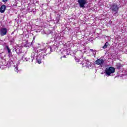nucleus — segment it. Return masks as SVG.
I'll return each mask as SVG.
<instances>
[{
  "mask_svg": "<svg viewBox=\"0 0 127 127\" xmlns=\"http://www.w3.org/2000/svg\"><path fill=\"white\" fill-rule=\"evenodd\" d=\"M110 10L112 11V13L114 14H117L119 12V10L120 9V7L116 3H113L112 4L110 5Z\"/></svg>",
  "mask_w": 127,
  "mask_h": 127,
  "instance_id": "nucleus-1",
  "label": "nucleus"
},
{
  "mask_svg": "<svg viewBox=\"0 0 127 127\" xmlns=\"http://www.w3.org/2000/svg\"><path fill=\"white\" fill-rule=\"evenodd\" d=\"M116 72V68L113 66H110L106 68L105 69V74L106 76H111V74H114Z\"/></svg>",
  "mask_w": 127,
  "mask_h": 127,
  "instance_id": "nucleus-2",
  "label": "nucleus"
},
{
  "mask_svg": "<svg viewBox=\"0 0 127 127\" xmlns=\"http://www.w3.org/2000/svg\"><path fill=\"white\" fill-rule=\"evenodd\" d=\"M7 33V29L6 28H1L0 29V36H4Z\"/></svg>",
  "mask_w": 127,
  "mask_h": 127,
  "instance_id": "nucleus-3",
  "label": "nucleus"
},
{
  "mask_svg": "<svg viewBox=\"0 0 127 127\" xmlns=\"http://www.w3.org/2000/svg\"><path fill=\"white\" fill-rule=\"evenodd\" d=\"M78 2L80 7H85V4L87 3V0H78Z\"/></svg>",
  "mask_w": 127,
  "mask_h": 127,
  "instance_id": "nucleus-4",
  "label": "nucleus"
},
{
  "mask_svg": "<svg viewBox=\"0 0 127 127\" xmlns=\"http://www.w3.org/2000/svg\"><path fill=\"white\" fill-rule=\"evenodd\" d=\"M104 63H105V61L102 58L98 59L95 61V64L96 65H103Z\"/></svg>",
  "mask_w": 127,
  "mask_h": 127,
  "instance_id": "nucleus-5",
  "label": "nucleus"
},
{
  "mask_svg": "<svg viewBox=\"0 0 127 127\" xmlns=\"http://www.w3.org/2000/svg\"><path fill=\"white\" fill-rule=\"evenodd\" d=\"M6 8V6L5 5H2L0 7V12L1 13H3L4 11H5V9Z\"/></svg>",
  "mask_w": 127,
  "mask_h": 127,
  "instance_id": "nucleus-6",
  "label": "nucleus"
},
{
  "mask_svg": "<svg viewBox=\"0 0 127 127\" xmlns=\"http://www.w3.org/2000/svg\"><path fill=\"white\" fill-rule=\"evenodd\" d=\"M109 45V43L108 42H106L104 46L102 47L103 49H106L108 47V46Z\"/></svg>",
  "mask_w": 127,
  "mask_h": 127,
  "instance_id": "nucleus-7",
  "label": "nucleus"
},
{
  "mask_svg": "<svg viewBox=\"0 0 127 127\" xmlns=\"http://www.w3.org/2000/svg\"><path fill=\"white\" fill-rule=\"evenodd\" d=\"M5 48H6V49L8 51V53L9 54H10V49H9V47H8V46H6Z\"/></svg>",
  "mask_w": 127,
  "mask_h": 127,
  "instance_id": "nucleus-8",
  "label": "nucleus"
},
{
  "mask_svg": "<svg viewBox=\"0 0 127 127\" xmlns=\"http://www.w3.org/2000/svg\"><path fill=\"white\" fill-rule=\"evenodd\" d=\"M37 62L38 64H41V60H37Z\"/></svg>",
  "mask_w": 127,
  "mask_h": 127,
  "instance_id": "nucleus-9",
  "label": "nucleus"
},
{
  "mask_svg": "<svg viewBox=\"0 0 127 127\" xmlns=\"http://www.w3.org/2000/svg\"><path fill=\"white\" fill-rule=\"evenodd\" d=\"M90 51H91V52H93V53H95V52H96V50H93V49H91L90 50Z\"/></svg>",
  "mask_w": 127,
  "mask_h": 127,
  "instance_id": "nucleus-10",
  "label": "nucleus"
},
{
  "mask_svg": "<svg viewBox=\"0 0 127 127\" xmlns=\"http://www.w3.org/2000/svg\"><path fill=\"white\" fill-rule=\"evenodd\" d=\"M14 70H15V72H18V67H15Z\"/></svg>",
  "mask_w": 127,
  "mask_h": 127,
  "instance_id": "nucleus-11",
  "label": "nucleus"
},
{
  "mask_svg": "<svg viewBox=\"0 0 127 127\" xmlns=\"http://www.w3.org/2000/svg\"><path fill=\"white\" fill-rule=\"evenodd\" d=\"M62 58H66V56H65V55H64V56L62 57L61 58V60H62Z\"/></svg>",
  "mask_w": 127,
  "mask_h": 127,
  "instance_id": "nucleus-12",
  "label": "nucleus"
},
{
  "mask_svg": "<svg viewBox=\"0 0 127 127\" xmlns=\"http://www.w3.org/2000/svg\"><path fill=\"white\" fill-rule=\"evenodd\" d=\"M3 2H6L7 1V0H2Z\"/></svg>",
  "mask_w": 127,
  "mask_h": 127,
  "instance_id": "nucleus-13",
  "label": "nucleus"
},
{
  "mask_svg": "<svg viewBox=\"0 0 127 127\" xmlns=\"http://www.w3.org/2000/svg\"><path fill=\"white\" fill-rule=\"evenodd\" d=\"M93 55L94 57H96V52H95V53H93Z\"/></svg>",
  "mask_w": 127,
  "mask_h": 127,
  "instance_id": "nucleus-14",
  "label": "nucleus"
},
{
  "mask_svg": "<svg viewBox=\"0 0 127 127\" xmlns=\"http://www.w3.org/2000/svg\"><path fill=\"white\" fill-rule=\"evenodd\" d=\"M12 42H14V39L13 40V41H12Z\"/></svg>",
  "mask_w": 127,
  "mask_h": 127,
  "instance_id": "nucleus-15",
  "label": "nucleus"
}]
</instances>
